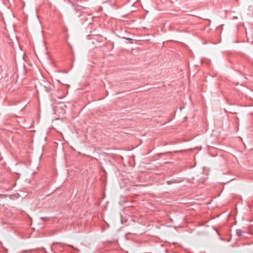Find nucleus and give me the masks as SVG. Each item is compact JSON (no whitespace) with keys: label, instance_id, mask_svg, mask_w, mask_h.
<instances>
[{"label":"nucleus","instance_id":"f257e3e1","mask_svg":"<svg viewBox=\"0 0 253 253\" xmlns=\"http://www.w3.org/2000/svg\"><path fill=\"white\" fill-rule=\"evenodd\" d=\"M242 231L241 229H236V233L238 236L240 237L242 235Z\"/></svg>","mask_w":253,"mask_h":253},{"label":"nucleus","instance_id":"f03ea898","mask_svg":"<svg viewBox=\"0 0 253 253\" xmlns=\"http://www.w3.org/2000/svg\"><path fill=\"white\" fill-rule=\"evenodd\" d=\"M102 8L101 7H99V11H102Z\"/></svg>","mask_w":253,"mask_h":253},{"label":"nucleus","instance_id":"7ed1b4c3","mask_svg":"<svg viewBox=\"0 0 253 253\" xmlns=\"http://www.w3.org/2000/svg\"><path fill=\"white\" fill-rule=\"evenodd\" d=\"M168 184H170V181H169L167 182Z\"/></svg>","mask_w":253,"mask_h":253}]
</instances>
